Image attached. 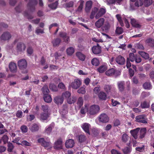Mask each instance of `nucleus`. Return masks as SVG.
Instances as JSON below:
<instances>
[{"label":"nucleus","instance_id":"nucleus-1","mask_svg":"<svg viewBox=\"0 0 154 154\" xmlns=\"http://www.w3.org/2000/svg\"><path fill=\"white\" fill-rule=\"evenodd\" d=\"M95 25L98 28H101L102 30L106 32L110 28V25L108 21H105L103 18H100L97 21Z\"/></svg>","mask_w":154,"mask_h":154},{"label":"nucleus","instance_id":"nucleus-2","mask_svg":"<svg viewBox=\"0 0 154 154\" xmlns=\"http://www.w3.org/2000/svg\"><path fill=\"white\" fill-rule=\"evenodd\" d=\"M106 12V9L105 8H101L99 10L96 8L94 7L92 9V11L90 15V18L91 19L94 18L95 17L96 18L98 19L102 17Z\"/></svg>","mask_w":154,"mask_h":154},{"label":"nucleus","instance_id":"nucleus-3","mask_svg":"<svg viewBox=\"0 0 154 154\" xmlns=\"http://www.w3.org/2000/svg\"><path fill=\"white\" fill-rule=\"evenodd\" d=\"M139 132V138L142 139L144 138L146 133V129L145 128H135V139H137V134Z\"/></svg>","mask_w":154,"mask_h":154},{"label":"nucleus","instance_id":"nucleus-4","mask_svg":"<svg viewBox=\"0 0 154 154\" xmlns=\"http://www.w3.org/2000/svg\"><path fill=\"white\" fill-rule=\"evenodd\" d=\"M19 39H16L14 42V44L17 43L16 50L17 52H21L24 51L26 49V46L23 43L19 42Z\"/></svg>","mask_w":154,"mask_h":154},{"label":"nucleus","instance_id":"nucleus-5","mask_svg":"<svg viewBox=\"0 0 154 154\" xmlns=\"http://www.w3.org/2000/svg\"><path fill=\"white\" fill-rule=\"evenodd\" d=\"M100 110V107L98 105H93L91 106L87 111L88 114L90 115H94L98 113Z\"/></svg>","mask_w":154,"mask_h":154},{"label":"nucleus","instance_id":"nucleus-6","mask_svg":"<svg viewBox=\"0 0 154 154\" xmlns=\"http://www.w3.org/2000/svg\"><path fill=\"white\" fill-rule=\"evenodd\" d=\"M18 65L20 69L22 70V72L23 73H27V70L26 69L27 66V63L25 59H21L18 61Z\"/></svg>","mask_w":154,"mask_h":154},{"label":"nucleus","instance_id":"nucleus-7","mask_svg":"<svg viewBox=\"0 0 154 154\" xmlns=\"http://www.w3.org/2000/svg\"><path fill=\"white\" fill-rule=\"evenodd\" d=\"M152 3V0H144L143 2L142 0H135V6L139 7L143 5L145 7H148L151 5Z\"/></svg>","mask_w":154,"mask_h":154},{"label":"nucleus","instance_id":"nucleus-8","mask_svg":"<svg viewBox=\"0 0 154 154\" xmlns=\"http://www.w3.org/2000/svg\"><path fill=\"white\" fill-rule=\"evenodd\" d=\"M38 142L41 143L42 146L47 149H50L52 147V145L51 143L48 140L47 142L45 141L44 138H39L38 140Z\"/></svg>","mask_w":154,"mask_h":154},{"label":"nucleus","instance_id":"nucleus-9","mask_svg":"<svg viewBox=\"0 0 154 154\" xmlns=\"http://www.w3.org/2000/svg\"><path fill=\"white\" fill-rule=\"evenodd\" d=\"M116 17L121 26H123L124 24L123 21H124L126 24V27L127 28L129 27L130 25L126 17L124 16L121 17L119 14H117L116 15Z\"/></svg>","mask_w":154,"mask_h":154},{"label":"nucleus","instance_id":"nucleus-10","mask_svg":"<svg viewBox=\"0 0 154 154\" xmlns=\"http://www.w3.org/2000/svg\"><path fill=\"white\" fill-rule=\"evenodd\" d=\"M82 84L81 80L78 79H75L70 84V86L73 88L76 89H78Z\"/></svg>","mask_w":154,"mask_h":154},{"label":"nucleus","instance_id":"nucleus-11","mask_svg":"<svg viewBox=\"0 0 154 154\" xmlns=\"http://www.w3.org/2000/svg\"><path fill=\"white\" fill-rule=\"evenodd\" d=\"M98 119L99 122L105 123L108 122L109 120V118L107 115L105 113L100 114L98 117Z\"/></svg>","mask_w":154,"mask_h":154},{"label":"nucleus","instance_id":"nucleus-12","mask_svg":"<svg viewBox=\"0 0 154 154\" xmlns=\"http://www.w3.org/2000/svg\"><path fill=\"white\" fill-rule=\"evenodd\" d=\"M11 37V35L10 32L8 31L4 32L0 37V39L4 41H8Z\"/></svg>","mask_w":154,"mask_h":154},{"label":"nucleus","instance_id":"nucleus-13","mask_svg":"<svg viewBox=\"0 0 154 154\" xmlns=\"http://www.w3.org/2000/svg\"><path fill=\"white\" fill-rule=\"evenodd\" d=\"M37 4L36 0H29L28 4V7L30 11L32 12L35 9V6Z\"/></svg>","mask_w":154,"mask_h":154},{"label":"nucleus","instance_id":"nucleus-14","mask_svg":"<svg viewBox=\"0 0 154 154\" xmlns=\"http://www.w3.org/2000/svg\"><path fill=\"white\" fill-rule=\"evenodd\" d=\"M59 35L62 38L64 41L66 43H68L70 42V39L69 36L65 32H61L60 33Z\"/></svg>","mask_w":154,"mask_h":154},{"label":"nucleus","instance_id":"nucleus-15","mask_svg":"<svg viewBox=\"0 0 154 154\" xmlns=\"http://www.w3.org/2000/svg\"><path fill=\"white\" fill-rule=\"evenodd\" d=\"M145 116L144 115H140L137 116L135 117L137 122L142 123L143 124H146L147 122L145 119Z\"/></svg>","mask_w":154,"mask_h":154},{"label":"nucleus","instance_id":"nucleus-16","mask_svg":"<svg viewBox=\"0 0 154 154\" xmlns=\"http://www.w3.org/2000/svg\"><path fill=\"white\" fill-rule=\"evenodd\" d=\"M63 146L62 140L61 139H60L55 142L54 148L55 149H62Z\"/></svg>","mask_w":154,"mask_h":154},{"label":"nucleus","instance_id":"nucleus-17","mask_svg":"<svg viewBox=\"0 0 154 154\" xmlns=\"http://www.w3.org/2000/svg\"><path fill=\"white\" fill-rule=\"evenodd\" d=\"M54 123H52L47 126L45 129L44 132L48 135H49L51 134L52 128L54 127Z\"/></svg>","mask_w":154,"mask_h":154},{"label":"nucleus","instance_id":"nucleus-18","mask_svg":"<svg viewBox=\"0 0 154 154\" xmlns=\"http://www.w3.org/2000/svg\"><path fill=\"white\" fill-rule=\"evenodd\" d=\"M82 128L87 133L90 134L89 130L91 128V125L88 123H85L82 125Z\"/></svg>","mask_w":154,"mask_h":154},{"label":"nucleus","instance_id":"nucleus-19","mask_svg":"<svg viewBox=\"0 0 154 154\" xmlns=\"http://www.w3.org/2000/svg\"><path fill=\"white\" fill-rule=\"evenodd\" d=\"M74 142L73 140L69 139L66 140L65 145L67 148H71L74 146Z\"/></svg>","mask_w":154,"mask_h":154},{"label":"nucleus","instance_id":"nucleus-20","mask_svg":"<svg viewBox=\"0 0 154 154\" xmlns=\"http://www.w3.org/2000/svg\"><path fill=\"white\" fill-rule=\"evenodd\" d=\"M93 53L95 54H98L101 52V48L97 44V46H94L92 48Z\"/></svg>","mask_w":154,"mask_h":154},{"label":"nucleus","instance_id":"nucleus-21","mask_svg":"<svg viewBox=\"0 0 154 154\" xmlns=\"http://www.w3.org/2000/svg\"><path fill=\"white\" fill-rule=\"evenodd\" d=\"M49 113H42L38 116V118L42 121L48 120L49 118Z\"/></svg>","mask_w":154,"mask_h":154},{"label":"nucleus","instance_id":"nucleus-22","mask_svg":"<svg viewBox=\"0 0 154 154\" xmlns=\"http://www.w3.org/2000/svg\"><path fill=\"white\" fill-rule=\"evenodd\" d=\"M9 68L10 71L12 72H15L17 71V66L16 64L11 62L9 63Z\"/></svg>","mask_w":154,"mask_h":154},{"label":"nucleus","instance_id":"nucleus-23","mask_svg":"<svg viewBox=\"0 0 154 154\" xmlns=\"http://www.w3.org/2000/svg\"><path fill=\"white\" fill-rule=\"evenodd\" d=\"M116 61L118 64L123 65L125 63V59L122 56L119 55L116 58Z\"/></svg>","mask_w":154,"mask_h":154},{"label":"nucleus","instance_id":"nucleus-24","mask_svg":"<svg viewBox=\"0 0 154 154\" xmlns=\"http://www.w3.org/2000/svg\"><path fill=\"white\" fill-rule=\"evenodd\" d=\"M54 102L57 105H60L62 104L63 101V100L62 97L57 96L55 97L54 99Z\"/></svg>","mask_w":154,"mask_h":154},{"label":"nucleus","instance_id":"nucleus-25","mask_svg":"<svg viewBox=\"0 0 154 154\" xmlns=\"http://www.w3.org/2000/svg\"><path fill=\"white\" fill-rule=\"evenodd\" d=\"M92 4V2L91 1L87 2L86 4L85 10L86 12H89L91 8Z\"/></svg>","mask_w":154,"mask_h":154},{"label":"nucleus","instance_id":"nucleus-26","mask_svg":"<svg viewBox=\"0 0 154 154\" xmlns=\"http://www.w3.org/2000/svg\"><path fill=\"white\" fill-rule=\"evenodd\" d=\"M71 94L70 92L68 91H65L62 94V97L63 99H67L70 97Z\"/></svg>","mask_w":154,"mask_h":154},{"label":"nucleus","instance_id":"nucleus-27","mask_svg":"<svg viewBox=\"0 0 154 154\" xmlns=\"http://www.w3.org/2000/svg\"><path fill=\"white\" fill-rule=\"evenodd\" d=\"M76 55L77 57L81 60L82 61H84L85 56L81 52H77L76 54Z\"/></svg>","mask_w":154,"mask_h":154},{"label":"nucleus","instance_id":"nucleus-28","mask_svg":"<svg viewBox=\"0 0 154 154\" xmlns=\"http://www.w3.org/2000/svg\"><path fill=\"white\" fill-rule=\"evenodd\" d=\"M77 138L79 142L80 143L83 142L86 140L85 136L83 134L78 135Z\"/></svg>","mask_w":154,"mask_h":154},{"label":"nucleus","instance_id":"nucleus-29","mask_svg":"<svg viewBox=\"0 0 154 154\" xmlns=\"http://www.w3.org/2000/svg\"><path fill=\"white\" fill-rule=\"evenodd\" d=\"M99 98L102 100H105L106 99V94L103 91H101L98 95Z\"/></svg>","mask_w":154,"mask_h":154},{"label":"nucleus","instance_id":"nucleus-30","mask_svg":"<svg viewBox=\"0 0 154 154\" xmlns=\"http://www.w3.org/2000/svg\"><path fill=\"white\" fill-rule=\"evenodd\" d=\"M117 85L119 91H122L124 88L125 82L123 81L119 82L117 83Z\"/></svg>","mask_w":154,"mask_h":154},{"label":"nucleus","instance_id":"nucleus-31","mask_svg":"<svg viewBox=\"0 0 154 154\" xmlns=\"http://www.w3.org/2000/svg\"><path fill=\"white\" fill-rule=\"evenodd\" d=\"M143 86L145 89L150 90L152 88V85L150 82H145L143 84Z\"/></svg>","mask_w":154,"mask_h":154},{"label":"nucleus","instance_id":"nucleus-32","mask_svg":"<svg viewBox=\"0 0 154 154\" xmlns=\"http://www.w3.org/2000/svg\"><path fill=\"white\" fill-rule=\"evenodd\" d=\"M139 54L143 58L145 59H148L149 58V55L148 54L143 51L138 52Z\"/></svg>","mask_w":154,"mask_h":154},{"label":"nucleus","instance_id":"nucleus-33","mask_svg":"<svg viewBox=\"0 0 154 154\" xmlns=\"http://www.w3.org/2000/svg\"><path fill=\"white\" fill-rule=\"evenodd\" d=\"M140 106L142 109L147 108H149L150 105L149 102L146 101H144L141 102L140 104Z\"/></svg>","mask_w":154,"mask_h":154},{"label":"nucleus","instance_id":"nucleus-34","mask_svg":"<svg viewBox=\"0 0 154 154\" xmlns=\"http://www.w3.org/2000/svg\"><path fill=\"white\" fill-rule=\"evenodd\" d=\"M44 99L45 102L48 103H50L52 100V98L48 94L44 95Z\"/></svg>","mask_w":154,"mask_h":154},{"label":"nucleus","instance_id":"nucleus-35","mask_svg":"<svg viewBox=\"0 0 154 154\" xmlns=\"http://www.w3.org/2000/svg\"><path fill=\"white\" fill-rule=\"evenodd\" d=\"M107 69V66L105 65L100 66L97 69L98 71L100 73H103Z\"/></svg>","mask_w":154,"mask_h":154},{"label":"nucleus","instance_id":"nucleus-36","mask_svg":"<svg viewBox=\"0 0 154 154\" xmlns=\"http://www.w3.org/2000/svg\"><path fill=\"white\" fill-rule=\"evenodd\" d=\"M146 43L148 45L152 47H154V40L151 38H149L146 40Z\"/></svg>","mask_w":154,"mask_h":154},{"label":"nucleus","instance_id":"nucleus-37","mask_svg":"<svg viewBox=\"0 0 154 154\" xmlns=\"http://www.w3.org/2000/svg\"><path fill=\"white\" fill-rule=\"evenodd\" d=\"M84 2L83 0H80L78 2V3L79 4V5L76 11L81 12L82 11L84 6Z\"/></svg>","mask_w":154,"mask_h":154},{"label":"nucleus","instance_id":"nucleus-38","mask_svg":"<svg viewBox=\"0 0 154 154\" xmlns=\"http://www.w3.org/2000/svg\"><path fill=\"white\" fill-rule=\"evenodd\" d=\"M115 72V70L114 69L112 68L106 71V74L107 75L112 76L114 75Z\"/></svg>","mask_w":154,"mask_h":154},{"label":"nucleus","instance_id":"nucleus-39","mask_svg":"<svg viewBox=\"0 0 154 154\" xmlns=\"http://www.w3.org/2000/svg\"><path fill=\"white\" fill-rule=\"evenodd\" d=\"M74 48L72 47H70L66 49V52L68 55H71L74 53Z\"/></svg>","mask_w":154,"mask_h":154},{"label":"nucleus","instance_id":"nucleus-40","mask_svg":"<svg viewBox=\"0 0 154 154\" xmlns=\"http://www.w3.org/2000/svg\"><path fill=\"white\" fill-rule=\"evenodd\" d=\"M42 90L44 95L48 94L49 92L48 87L46 85H44L42 89Z\"/></svg>","mask_w":154,"mask_h":154},{"label":"nucleus","instance_id":"nucleus-41","mask_svg":"<svg viewBox=\"0 0 154 154\" xmlns=\"http://www.w3.org/2000/svg\"><path fill=\"white\" fill-rule=\"evenodd\" d=\"M61 41L60 38H57L54 39L52 42V43L54 46H58Z\"/></svg>","mask_w":154,"mask_h":154},{"label":"nucleus","instance_id":"nucleus-42","mask_svg":"<svg viewBox=\"0 0 154 154\" xmlns=\"http://www.w3.org/2000/svg\"><path fill=\"white\" fill-rule=\"evenodd\" d=\"M86 87L85 85L80 88L78 90L77 92L79 94H84L86 93Z\"/></svg>","mask_w":154,"mask_h":154},{"label":"nucleus","instance_id":"nucleus-43","mask_svg":"<svg viewBox=\"0 0 154 154\" xmlns=\"http://www.w3.org/2000/svg\"><path fill=\"white\" fill-rule=\"evenodd\" d=\"M91 63L93 65L97 66H98L99 64V61L98 59L97 58H95L92 60Z\"/></svg>","mask_w":154,"mask_h":154},{"label":"nucleus","instance_id":"nucleus-44","mask_svg":"<svg viewBox=\"0 0 154 154\" xmlns=\"http://www.w3.org/2000/svg\"><path fill=\"white\" fill-rule=\"evenodd\" d=\"M111 87L110 85H105L104 87V89L105 92L107 94H109L111 92Z\"/></svg>","mask_w":154,"mask_h":154},{"label":"nucleus","instance_id":"nucleus-45","mask_svg":"<svg viewBox=\"0 0 154 154\" xmlns=\"http://www.w3.org/2000/svg\"><path fill=\"white\" fill-rule=\"evenodd\" d=\"M76 100V98L75 97H72V98L69 97L67 101L68 103L71 104L75 102Z\"/></svg>","mask_w":154,"mask_h":154},{"label":"nucleus","instance_id":"nucleus-46","mask_svg":"<svg viewBox=\"0 0 154 154\" xmlns=\"http://www.w3.org/2000/svg\"><path fill=\"white\" fill-rule=\"evenodd\" d=\"M38 129V126L37 124H33L31 128H30V130L32 131H37Z\"/></svg>","mask_w":154,"mask_h":154},{"label":"nucleus","instance_id":"nucleus-47","mask_svg":"<svg viewBox=\"0 0 154 154\" xmlns=\"http://www.w3.org/2000/svg\"><path fill=\"white\" fill-rule=\"evenodd\" d=\"M88 105H85L84 107H82L81 110L80 112L82 114H85L86 112L88 110Z\"/></svg>","mask_w":154,"mask_h":154},{"label":"nucleus","instance_id":"nucleus-48","mask_svg":"<svg viewBox=\"0 0 154 154\" xmlns=\"http://www.w3.org/2000/svg\"><path fill=\"white\" fill-rule=\"evenodd\" d=\"M23 14L25 17H26L28 19H31L33 18V17L30 15L29 13L27 11H24L23 13Z\"/></svg>","mask_w":154,"mask_h":154},{"label":"nucleus","instance_id":"nucleus-49","mask_svg":"<svg viewBox=\"0 0 154 154\" xmlns=\"http://www.w3.org/2000/svg\"><path fill=\"white\" fill-rule=\"evenodd\" d=\"M58 5V3L57 2H56L55 3L51 4L48 5V7L52 9H56Z\"/></svg>","mask_w":154,"mask_h":154},{"label":"nucleus","instance_id":"nucleus-50","mask_svg":"<svg viewBox=\"0 0 154 154\" xmlns=\"http://www.w3.org/2000/svg\"><path fill=\"white\" fill-rule=\"evenodd\" d=\"M130 8L131 10H133L134 9L135 0H130Z\"/></svg>","mask_w":154,"mask_h":154},{"label":"nucleus","instance_id":"nucleus-51","mask_svg":"<svg viewBox=\"0 0 154 154\" xmlns=\"http://www.w3.org/2000/svg\"><path fill=\"white\" fill-rule=\"evenodd\" d=\"M129 139V137L128 135L126 134H123L122 137V140L123 142L126 143Z\"/></svg>","mask_w":154,"mask_h":154},{"label":"nucleus","instance_id":"nucleus-52","mask_svg":"<svg viewBox=\"0 0 154 154\" xmlns=\"http://www.w3.org/2000/svg\"><path fill=\"white\" fill-rule=\"evenodd\" d=\"M8 151L9 152H11L14 148L13 144L11 143H8Z\"/></svg>","mask_w":154,"mask_h":154},{"label":"nucleus","instance_id":"nucleus-53","mask_svg":"<svg viewBox=\"0 0 154 154\" xmlns=\"http://www.w3.org/2000/svg\"><path fill=\"white\" fill-rule=\"evenodd\" d=\"M115 32L116 33L118 34H120L123 33V30L122 27H117L116 28Z\"/></svg>","mask_w":154,"mask_h":154},{"label":"nucleus","instance_id":"nucleus-54","mask_svg":"<svg viewBox=\"0 0 154 154\" xmlns=\"http://www.w3.org/2000/svg\"><path fill=\"white\" fill-rule=\"evenodd\" d=\"M42 109L44 112L48 113L49 107L47 105H43L42 106Z\"/></svg>","mask_w":154,"mask_h":154},{"label":"nucleus","instance_id":"nucleus-55","mask_svg":"<svg viewBox=\"0 0 154 154\" xmlns=\"http://www.w3.org/2000/svg\"><path fill=\"white\" fill-rule=\"evenodd\" d=\"M122 151L124 154H129L131 151V149L130 148L127 147L123 149Z\"/></svg>","mask_w":154,"mask_h":154},{"label":"nucleus","instance_id":"nucleus-56","mask_svg":"<svg viewBox=\"0 0 154 154\" xmlns=\"http://www.w3.org/2000/svg\"><path fill=\"white\" fill-rule=\"evenodd\" d=\"M50 88L52 91H57V88L56 86L54 84H51L50 85Z\"/></svg>","mask_w":154,"mask_h":154},{"label":"nucleus","instance_id":"nucleus-57","mask_svg":"<svg viewBox=\"0 0 154 154\" xmlns=\"http://www.w3.org/2000/svg\"><path fill=\"white\" fill-rule=\"evenodd\" d=\"M83 98L81 97H80L78 100L77 104L79 106V107H81L83 104Z\"/></svg>","mask_w":154,"mask_h":154},{"label":"nucleus","instance_id":"nucleus-58","mask_svg":"<svg viewBox=\"0 0 154 154\" xmlns=\"http://www.w3.org/2000/svg\"><path fill=\"white\" fill-rule=\"evenodd\" d=\"M129 57L130 60L131 62H134L135 60L134 54L133 53H130L129 54Z\"/></svg>","mask_w":154,"mask_h":154},{"label":"nucleus","instance_id":"nucleus-59","mask_svg":"<svg viewBox=\"0 0 154 154\" xmlns=\"http://www.w3.org/2000/svg\"><path fill=\"white\" fill-rule=\"evenodd\" d=\"M23 146H29L31 145V144L30 143L28 142L26 140H23L20 143Z\"/></svg>","mask_w":154,"mask_h":154},{"label":"nucleus","instance_id":"nucleus-60","mask_svg":"<svg viewBox=\"0 0 154 154\" xmlns=\"http://www.w3.org/2000/svg\"><path fill=\"white\" fill-rule=\"evenodd\" d=\"M27 52L29 56L31 55L33 53V50L31 47H29L27 50Z\"/></svg>","mask_w":154,"mask_h":154},{"label":"nucleus","instance_id":"nucleus-61","mask_svg":"<svg viewBox=\"0 0 154 154\" xmlns=\"http://www.w3.org/2000/svg\"><path fill=\"white\" fill-rule=\"evenodd\" d=\"M73 2L72 1H70L68 3H66L65 5V7L66 8L71 7L73 6Z\"/></svg>","mask_w":154,"mask_h":154},{"label":"nucleus","instance_id":"nucleus-62","mask_svg":"<svg viewBox=\"0 0 154 154\" xmlns=\"http://www.w3.org/2000/svg\"><path fill=\"white\" fill-rule=\"evenodd\" d=\"M100 86H98L97 87H95L94 89V92L96 94H97L100 91Z\"/></svg>","mask_w":154,"mask_h":154},{"label":"nucleus","instance_id":"nucleus-63","mask_svg":"<svg viewBox=\"0 0 154 154\" xmlns=\"http://www.w3.org/2000/svg\"><path fill=\"white\" fill-rule=\"evenodd\" d=\"M8 137L6 135H4L2 138V140L4 142V144L6 143L8 141Z\"/></svg>","mask_w":154,"mask_h":154},{"label":"nucleus","instance_id":"nucleus-64","mask_svg":"<svg viewBox=\"0 0 154 154\" xmlns=\"http://www.w3.org/2000/svg\"><path fill=\"white\" fill-rule=\"evenodd\" d=\"M145 149V147L144 145H142L141 147H136L135 149L137 151H139L140 152H143Z\"/></svg>","mask_w":154,"mask_h":154}]
</instances>
